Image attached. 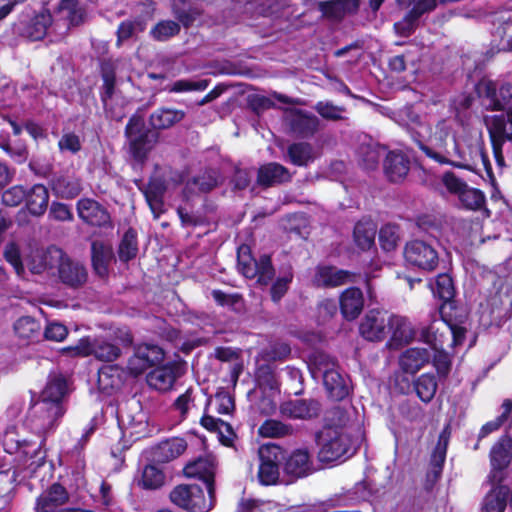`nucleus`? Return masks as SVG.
Listing matches in <instances>:
<instances>
[{
	"instance_id": "5701e85b",
	"label": "nucleus",
	"mask_w": 512,
	"mask_h": 512,
	"mask_svg": "<svg viewBox=\"0 0 512 512\" xmlns=\"http://www.w3.org/2000/svg\"><path fill=\"white\" fill-rule=\"evenodd\" d=\"M339 302L343 317L347 320H354L363 310V293L359 288L350 287L341 293Z\"/></svg>"
},
{
	"instance_id": "79ce46f5",
	"label": "nucleus",
	"mask_w": 512,
	"mask_h": 512,
	"mask_svg": "<svg viewBox=\"0 0 512 512\" xmlns=\"http://www.w3.org/2000/svg\"><path fill=\"white\" fill-rule=\"evenodd\" d=\"M437 0H416L408 18L403 23H396L395 28L402 30V33L408 35L412 30V23L422 14L433 10L436 7Z\"/></svg>"
},
{
	"instance_id": "052dcab7",
	"label": "nucleus",
	"mask_w": 512,
	"mask_h": 512,
	"mask_svg": "<svg viewBox=\"0 0 512 512\" xmlns=\"http://www.w3.org/2000/svg\"><path fill=\"white\" fill-rule=\"evenodd\" d=\"M291 353V347L288 343L276 341L271 343L264 351L263 357L268 361L285 360Z\"/></svg>"
},
{
	"instance_id": "49530a36",
	"label": "nucleus",
	"mask_w": 512,
	"mask_h": 512,
	"mask_svg": "<svg viewBox=\"0 0 512 512\" xmlns=\"http://www.w3.org/2000/svg\"><path fill=\"white\" fill-rule=\"evenodd\" d=\"M238 270L249 279L255 278L257 272V262L251 255L250 247L242 245L237 252Z\"/></svg>"
},
{
	"instance_id": "473e14b6",
	"label": "nucleus",
	"mask_w": 512,
	"mask_h": 512,
	"mask_svg": "<svg viewBox=\"0 0 512 512\" xmlns=\"http://www.w3.org/2000/svg\"><path fill=\"white\" fill-rule=\"evenodd\" d=\"M322 378L327 393L333 400L339 401L348 395L349 388L347 382L337 368L334 370H325V374Z\"/></svg>"
},
{
	"instance_id": "393cba45",
	"label": "nucleus",
	"mask_w": 512,
	"mask_h": 512,
	"mask_svg": "<svg viewBox=\"0 0 512 512\" xmlns=\"http://www.w3.org/2000/svg\"><path fill=\"white\" fill-rule=\"evenodd\" d=\"M187 443L182 438H171L160 442L153 449V459L160 463L170 462L184 453Z\"/></svg>"
},
{
	"instance_id": "c756f323",
	"label": "nucleus",
	"mask_w": 512,
	"mask_h": 512,
	"mask_svg": "<svg viewBox=\"0 0 512 512\" xmlns=\"http://www.w3.org/2000/svg\"><path fill=\"white\" fill-rule=\"evenodd\" d=\"M284 470L294 477H304L312 471V462L307 449L295 450L286 460Z\"/></svg>"
},
{
	"instance_id": "864d4df0",
	"label": "nucleus",
	"mask_w": 512,
	"mask_h": 512,
	"mask_svg": "<svg viewBox=\"0 0 512 512\" xmlns=\"http://www.w3.org/2000/svg\"><path fill=\"white\" fill-rule=\"evenodd\" d=\"M458 198L463 207L468 210H480L485 204V195L483 192L468 186Z\"/></svg>"
},
{
	"instance_id": "ddd939ff",
	"label": "nucleus",
	"mask_w": 512,
	"mask_h": 512,
	"mask_svg": "<svg viewBox=\"0 0 512 512\" xmlns=\"http://www.w3.org/2000/svg\"><path fill=\"white\" fill-rule=\"evenodd\" d=\"M479 93L484 98L485 105L490 110H508L512 100V85L501 84L499 87L493 81H482Z\"/></svg>"
},
{
	"instance_id": "58836bf2",
	"label": "nucleus",
	"mask_w": 512,
	"mask_h": 512,
	"mask_svg": "<svg viewBox=\"0 0 512 512\" xmlns=\"http://www.w3.org/2000/svg\"><path fill=\"white\" fill-rule=\"evenodd\" d=\"M52 190L61 198H74L80 194L82 187L77 178L59 176L52 181Z\"/></svg>"
},
{
	"instance_id": "a211bd4d",
	"label": "nucleus",
	"mask_w": 512,
	"mask_h": 512,
	"mask_svg": "<svg viewBox=\"0 0 512 512\" xmlns=\"http://www.w3.org/2000/svg\"><path fill=\"white\" fill-rule=\"evenodd\" d=\"M77 211L78 216L90 225L105 226L110 223L108 211L93 199H80L77 203Z\"/></svg>"
},
{
	"instance_id": "412c9836",
	"label": "nucleus",
	"mask_w": 512,
	"mask_h": 512,
	"mask_svg": "<svg viewBox=\"0 0 512 512\" xmlns=\"http://www.w3.org/2000/svg\"><path fill=\"white\" fill-rule=\"evenodd\" d=\"M68 493L60 484H53L45 490L36 502L37 512H58L59 507L68 501Z\"/></svg>"
},
{
	"instance_id": "bf43d9fd",
	"label": "nucleus",
	"mask_w": 512,
	"mask_h": 512,
	"mask_svg": "<svg viewBox=\"0 0 512 512\" xmlns=\"http://www.w3.org/2000/svg\"><path fill=\"white\" fill-rule=\"evenodd\" d=\"M275 274L271 258L268 255H262L257 262V272L255 278L261 285H268Z\"/></svg>"
},
{
	"instance_id": "0e129e2a",
	"label": "nucleus",
	"mask_w": 512,
	"mask_h": 512,
	"mask_svg": "<svg viewBox=\"0 0 512 512\" xmlns=\"http://www.w3.org/2000/svg\"><path fill=\"white\" fill-rule=\"evenodd\" d=\"M312 362L314 365V369L312 370L314 377L323 376L325 370H334L337 368L334 359L322 352H316Z\"/></svg>"
},
{
	"instance_id": "b1692460",
	"label": "nucleus",
	"mask_w": 512,
	"mask_h": 512,
	"mask_svg": "<svg viewBox=\"0 0 512 512\" xmlns=\"http://www.w3.org/2000/svg\"><path fill=\"white\" fill-rule=\"evenodd\" d=\"M186 113L183 110L161 107L152 112L149 116V124L153 131L165 130L181 122Z\"/></svg>"
},
{
	"instance_id": "f03ea898",
	"label": "nucleus",
	"mask_w": 512,
	"mask_h": 512,
	"mask_svg": "<svg viewBox=\"0 0 512 512\" xmlns=\"http://www.w3.org/2000/svg\"><path fill=\"white\" fill-rule=\"evenodd\" d=\"M315 440L319 446L318 459L323 463L338 461L354 451L353 441L345 427H324L316 433Z\"/></svg>"
},
{
	"instance_id": "aec40b11",
	"label": "nucleus",
	"mask_w": 512,
	"mask_h": 512,
	"mask_svg": "<svg viewBox=\"0 0 512 512\" xmlns=\"http://www.w3.org/2000/svg\"><path fill=\"white\" fill-rule=\"evenodd\" d=\"M388 334L391 335L388 345L390 347H398L409 343L415 337V331L407 318L390 315Z\"/></svg>"
},
{
	"instance_id": "bb28decb",
	"label": "nucleus",
	"mask_w": 512,
	"mask_h": 512,
	"mask_svg": "<svg viewBox=\"0 0 512 512\" xmlns=\"http://www.w3.org/2000/svg\"><path fill=\"white\" fill-rule=\"evenodd\" d=\"M178 377V368L174 365H165L152 370L147 375V383L158 391H168Z\"/></svg>"
},
{
	"instance_id": "69168bd1",
	"label": "nucleus",
	"mask_w": 512,
	"mask_h": 512,
	"mask_svg": "<svg viewBox=\"0 0 512 512\" xmlns=\"http://www.w3.org/2000/svg\"><path fill=\"white\" fill-rule=\"evenodd\" d=\"M292 279L293 273L291 268H289V270L283 276L276 279L270 290L271 298L274 302H279L286 294Z\"/></svg>"
},
{
	"instance_id": "9d476101",
	"label": "nucleus",
	"mask_w": 512,
	"mask_h": 512,
	"mask_svg": "<svg viewBox=\"0 0 512 512\" xmlns=\"http://www.w3.org/2000/svg\"><path fill=\"white\" fill-rule=\"evenodd\" d=\"M164 359V351L157 345L141 344L135 347L133 355L128 359L129 372L138 376L148 368L161 363Z\"/></svg>"
},
{
	"instance_id": "72a5a7b5",
	"label": "nucleus",
	"mask_w": 512,
	"mask_h": 512,
	"mask_svg": "<svg viewBox=\"0 0 512 512\" xmlns=\"http://www.w3.org/2000/svg\"><path fill=\"white\" fill-rule=\"evenodd\" d=\"M25 199L29 212L34 216H41L48 207L49 193L44 185L36 184L26 192Z\"/></svg>"
},
{
	"instance_id": "774afa93",
	"label": "nucleus",
	"mask_w": 512,
	"mask_h": 512,
	"mask_svg": "<svg viewBox=\"0 0 512 512\" xmlns=\"http://www.w3.org/2000/svg\"><path fill=\"white\" fill-rule=\"evenodd\" d=\"M4 257L15 269L18 275L24 272V266L21 260L20 248L15 242H9L4 249Z\"/></svg>"
},
{
	"instance_id": "7c9ffc66",
	"label": "nucleus",
	"mask_w": 512,
	"mask_h": 512,
	"mask_svg": "<svg viewBox=\"0 0 512 512\" xmlns=\"http://www.w3.org/2000/svg\"><path fill=\"white\" fill-rule=\"evenodd\" d=\"M430 359V353L425 348H410L403 352L399 364L406 373L414 374L419 371Z\"/></svg>"
},
{
	"instance_id": "0eeeda50",
	"label": "nucleus",
	"mask_w": 512,
	"mask_h": 512,
	"mask_svg": "<svg viewBox=\"0 0 512 512\" xmlns=\"http://www.w3.org/2000/svg\"><path fill=\"white\" fill-rule=\"evenodd\" d=\"M170 499L188 512H208L214 505V493L206 498L198 485H178L171 491Z\"/></svg>"
},
{
	"instance_id": "6e6552de",
	"label": "nucleus",
	"mask_w": 512,
	"mask_h": 512,
	"mask_svg": "<svg viewBox=\"0 0 512 512\" xmlns=\"http://www.w3.org/2000/svg\"><path fill=\"white\" fill-rule=\"evenodd\" d=\"M511 459L512 439L503 437L492 447L490 452L491 470L488 475L490 484L509 482L512 478V469L508 470L507 468Z\"/></svg>"
},
{
	"instance_id": "7ed1b4c3",
	"label": "nucleus",
	"mask_w": 512,
	"mask_h": 512,
	"mask_svg": "<svg viewBox=\"0 0 512 512\" xmlns=\"http://www.w3.org/2000/svg\"><path fill=\"white\" fill-rule=\"evenodd\" d=\"M41 259L42 261L39 265L32 267L34 273H41L52 266L49 260H58V274L62 283L72 288H78L86 283L88 272L85 266L79 261L68 257L61 249L55 247L49 248L48 251L41 256Z\"/></svg>"
},
{
	"instance_id": "680f3d73",
	"label": "nucleus",
	"mask_w": 512,
	"mask_h": 512,
	"mask_svg": "<svg viewBox=\"0 0 512 512\" xmlns=\"http://www.w3.org/2000/svg\"><path fill=\"white\" fill-rule=\"evenodd\" d=\"M399 241L398 228L395 225H384L379 231V242L386 251L396 248Z\"/></svg>"
},
{
	"instance_id": "f704fd0d",
	"label": "nucleus",
	"mask_w": 512,
	"mask_h": 512,
	"mask_svg": "<svg viewBox=\"0 0 512 512\" xmlns=\"http://www.w3.org/2000/svg\"><path fill=\"white\" fill-rule=\"evenodd\" d=\"M219 174L216 170H205L188 181L185 193H207L219 184Z\"/></svg>"
},
{
	"instance_id": "c85d7f7f",
	"label": "nucleus",
	"mask_w": 512,
	"mask_h": 512,
	"mask_svg": "<svg viewBox=\"0 0 512 512\" xmlns=\"http://www.w3.org/2000/svg\"><path fill=\"white\" fill-rule=\"evenodd\" d=\"M493 488L486 494L482 502L483 512H504L510 489L506 483L491 484Z\"/></svg>"
},
{
	"instance_id": "2eb2a0df",
	"label": "nucleus",
	"mask_w": 512,
	"mask_h": 512,
	"mask_svg": "<svg viewBox=\"0 0 512 512\" xmlns=\"http://www.w3.org/2000/svg\"><path fill=\"white\" fill-rule=\"evenodd\" d=\"M439 327H436V323L433 322L430 326L422 328L420 333V340L433 346L436 350L433 363L439 375L445 377L451 367V360L449 355L441 350H438V346H441L443 341V333L438 335Z\"/></svg>"
},
{
	"instance_id": "13d9d810",
	"label": "nucleus",
	"mask_w": 512,
	"mask_h": 512,
	"mask_svg": "<svg viewBox=\"0 0 512 512\" xmlns=\"http://www.w3.org/2000/svg\"><path fill=\"white\" fill-rule=\"evenodd\" d=\"M315 110L324 119L338 121L344 119L346 109L343 106L334 105L330 101H320L315 105Z\"/></svg>"
},
{
	"instance_id": "1a4fd4ad",
	"label": "nucleus",
	"mask_w": 512,
	"mask_h": 512,
	"mask_svg": "<svg viewBox=\"0 0 512 512\" xmlns=\"http://www.w3.org/2000/svg\"><path fill=\"white\" fill-rule=\"evenodd\" d=\"M404 258L409 265L424 271L435 270L439 262L435 247L419 239L411 240L405 245Z\"/></svg>"
},
{
	"instance_id": "9b49d317",
	"label": "nucleus",
	"mask_w": 512,
	"mask_h": 512,
	"mask_svg": "<svg viewBox=\"0 0 512 512\" xmlns=\"http://www.w3.org/2000/svg\"><path fill=\"white\" fill-rule=\"evenodd\" d=\"M279 413L282 418L291 420H311L320 415L319 401L309 399H289L280 403Z\"/></svg>"
},
{
	"instance_id": "f3484780",
	"label": "nucleus",
	"mask_w": 512,
	"mask_h": 512,
	"mask_svg": "<svg viewBox=\"0 0 512 512\" xmlns=\"http://www.w3.org/2000/svg\"><path fill=\"white\" fill-rule=\"evenodd\" d=\"M216 471L215 458L211 455L199 457L198 459L189 462L184 467V473L187 477L198 478L202 480L207 487L209 495L215 492L214 488V475Z\"/></svg>"
},
{
	"instance_id": "8fccbe9b",
	"label": "nucleus",
	"mask_w": 512,
	"mask_h": 512,
	"mask_svg": "<svg viewBox=\"0 0 512 512\" xmlns=\"http://www.w3.org/2000/svg\"><path fill=\"white\" fill-rule=\"evenodd\" d=\"M180 32V24L172 20H162L158 22L150 31L152 38L156 41H167L178 35Z\"/></svg>"
},
{
	"instance_id": "338daca9",
	"label": "nucleus",
	"mask_w": 512,
	"mask_h": 512,
	"mask_svg": "<svg viewBox=\"0 0 512 512\" xmlns=\"http://www.w3.org/2000/svg\"><path fill=\"white\" fill-rule=\"evenodd\" d=\"M103 85L101 92V100L103 105H107L109 101L115 100L116 90H115V75L112 71L103 70L102 73Z\"/></svg>"
},
{
	"instance_id": "cd10ccee",
	"label": "nucleus",
	"mask_w": 512,
	"mask_h": 512,
	"mask_svg": "<svg viewBox=\"0 0 512 512\" xmlns=\"http://www.w3.org/2000/svg\"><path fill=\"white\" fill-rule=\"evenodd\" d=\"M68 393L67 379L59 373H51L45 388L41 393V400L62 404V399Z\"/></svg>"
},
{
	"instance_id": "37998d69",
	"label": "nucleus",
	"mask_w": 512,
	"mask_h": 512,
	"mask_svg": "<svg viewBox=\"0 0 512 512\" xmlns=\"http://www.w3.org/2000/svg\"><path fill=\"white\" fill-rule=\"evenodd\" d=\"M259 435L265 438H282L292 436L294 428L291 424L276 419H268L258 429Z\"/></svg>"
},
{
	"instance_id": "423d86ee",
	"label": "nucleus",
	"mask_w": 512,
	"mask_h": 512,
	"mask_svg": "<svg viewBox=\"0 0 512 512\" xmlns=\"http://www.w3.org/2000/svg\"><path fill=\"white\" fill-rule=\"evenodd\" d=\"M64 413L62 404H53L40 399L32 406L27 422L34 433L44 435L58 425Z\"/></svg>"
},
{
	"instance_id": "5fc2aeb1",
	"label": "nucleus",
	"mask_w": 512,
	"mask_h": 512,
	"mask_svg": "<svg viewBox=\"0 0 512 512\" xmlns=\"http://www.w3.org/2000/svg\"><path fill=\"white\" fill-rule=\"evenodd\" d=\"M52 17L48 12H43L36 15L29 26V37L32 40L42 39L47 32V29L51 25Z\"/></svg>"
},
{
	"instance_id": "ea45409f",
	"label": "nucleus",
	"mask_w": 512,
	"mask_h": 512,
	"mask_svg": "<svg viewBox=\"0 0 512 512\" xmlns=\"http://www.w3.org/2000/svg\"><path fill=\"white\" fill-rule=\"evenodd\" d=\"M376 225L371 221H360L354 228V241L361 250H369L375 242Z\"/></svg>"
},
{
	"instance_id": "f8f14e48",
	"label": "nucleus",
	"mask_w": 512,
	"mask_h": 512,
	"mask_svg": "<svg viewBox=\"0 0 512 512\" xmlns=\"http://www.w3.org/2000/svg\"><path fill=\"white\" fill-rule=\"evenodd\" d=\"M487 128L492 142L493 152L496 159L503 160L502 147L507 141H512V117L507 111L506 114L495 115L487 122Z\"/></svg>"
},
{
	"instance_id": "39448f33",
	"label": "nucleus",
	"mask_w": 512,
	"mask_h": 512,
	"mask_svg": "<svg viewBox=\"0 0 512 512\" xmlns=\"http://www.w3.org/2000/svg\"><path fill=\"white\" fill-rule=\"evenodd\" d=\"M72 356H94L102 362H113L121 355V349L104 337H86L78 341L75 346L64 348Z\"/></svg>"
},
{
	"instance_id": "4c0bfd02",
	"label": "nucleus",
	"mask_w": 512,
	"mask_h": 512,
	"mask_svg": "<svg viewBox=\"0 0 512 512\" xmlns=\"http://www.w3.org/2000/svg\"><path fill=\"white\" fill-rule=\"evenodd\" d=\"M360 0H335V2H321L319 8L323 15L331 19H341L345 13L355 12Z\"/></svg>"
},
{
	"instance_id": "c9c22d12",
	"label": "nucleus",
	"mask_w": 512,
	"mask_h": 512,
	"mask_svg": "<svg viewBox=\"0 0 512 512\" xmlns=\"http://www.w3.org/2000/svg\"><path fill=\"white\" fill-rule=\"evenodd\" d=\"M92 265L95 272L103 277L108 272V264L112 259V249L101 241H93L91 245Z\"/></svg>"
},
{
	"instance_id": "3c124183",
	"label": "nucleus",
	"mask_w": 512,
	"mask_h": 512,
	"mask_svg": "<svg viewBox=\"0 0 512 512\" xmlns=\"http://www.w3.org/2000/svg\"><path fill=\"white\" fill-rule=\"evenodd\" d=\"M60 12L73 26L79 25L84 21L85 11L79 6L78 0H62Z\"/></svg>"
},
{
	"instance_id": "6ab92c4d",
	"label": "nucleus",
	"mask_w": 512,
	"mask_h": 512,
	"mask_svg": "<svg viewBox=\"0 0 512 512\" xmlns=\"http://www.w3.org/2000/svg\"><path fill=\"white\" fill-rule=\"evenodd\" d=\"M354 281V274L333 266H318L313 282L320 287H337Z\"/></svg>"
},
{
	"instance_id": "a878e982",
	"label": "nucleus",
	"mask_w": 512,
	"mask_h": 512,
	"mask_svg": "<svg viewBox=\"0 0 512 512\" xmlns=\"http://www.w3.org/2000/svg\"><path fill=\"white\" fill-rule=\"evenodd\" d=\"M410 170V162L408 158L401 152H390L384 161V171L387 177L398 182L404 179Z\"/></svg>"
},
{
	"instance_id": "2f4dec72",
	"label": "nucleus",
	"mask_w": 512,
	"mask_h": 512,
	"mask_svg": "<svg viewBox=\"0 0 512 512\" xmlns=\"http://www.w3.org/2000/svg\"><path fill=\"white\" fill-rule=\"evenodd\" d=\"M9 442L16 443V450L24 457L31 459L32 462L29 464L31 471H34L36 467L44 464L45 455L41 451L40 443H33L27 440H15L12 435L8 434L5 439V445Z\"/></svg>"
},
{
	"instance_id": "de8ad7c7",
	"label": "nucleus",
	"mask_w": 512,
	"mask_h": 512,
	"mask_svg": "<svg viewBox=\"0 0 512 512\" xmlns=\"http://www.w3.org/2000/svg\"><path fill=\"white\" fill-rule=\"evenodd\" d=\"M138 253L137 234L133 229H129L124 234L118 249L121 261L127 262L136 257Z\"/></svg>"
},
{
	"instance_id": "09e8293b",
	"label": "nucleus",
	"mask_w": 512,
	"mask_h": 512,
	"mask_svg": "<svg viewBox=\"0 0 512 512\" xmlns=\"http://www.w3.org/2000/svg\"><path fill=\"white\" fill-rule=\"evenodd\" d=\"M14 331L19 338L30 340L39 335L40 325L34 318L24 316L15 322Z\"/></svg>"
},
{
	"instance_id": "6e6d98bb",
	"label": "nucleus",
	"mask_w": 512,
	"mask_h": 512,
	"mask_svg": "<svg viewBox=\"0 0 512 512\" xmlns=\"http://www.w3.org/2000/svg\"><path fill=\"white\" fill-rule=\"evenodd\" d=\"M120 421L121 423L126 426L127 429H132L134 431H131V435L135 434H141L146 430L147 421H146V415L142 411H139L136 413V415L132 416L129 413H125L123 411L120 412Z\"/></svg>"
},
{
	"instance_id": "e433bc0d",
	"label": "nucleus",
	"mask_w": 512,
	"mask_h": 512,
	"mask_svg": "<svg viewBox=\"0 0 512 512\" xmlns=\"http://www.w3.org/2000/svg\"><path fill=\"white\" fill-rule=\"evenodd\" d=\"M287 154L291 163L297 166H307L317 158V152L310 143L298 142L288 147Z\"/></svg>"
},
{
	"instance_id": "c03bdc74",
	"label": "nucleus",
	"mask_w": 512,
	"mask_h": 512,
	"mask_svg": "<svg viewBox=\"0 0 512 512\" xmlns=\"http://www.w3.org/2000/svg\"><path fill=\"white\" fill-rule=\"evenodd\" d=\"M261 463L259 466L258 477L262 484L272 485L279 479V468L275 460L270 456H265L264 451H260Z\"/></svg>"
},
{
	"instance_id": "603ef678",
	"label": "nucleus",
	"mask_w": 512,
	"mask_h": 512,
	"mask_svg": "<svg viewBox=\"0 0 512 512\" xmlns=\"http://www.w3.org/2000/svg\"><path fill=\"white\" fill-rule=\"evenodd\" d=\"M165 481V476L161 470L154 465H147L142 473L139 484L144 489L155 490L160 488Z\"/></svg>"
},
{
	"instance_id": "20e7f679",
	"label": "nucleus",
	"mask_w": 512,
	"mask_h": 512,
	"mask_svg": "<svg viewBox=\"0 0 512 512\" xmlns=\"http://www.w3.org/2000/svg\"><path fill=\"white\" fill-rule=\"evenodd\" d=\"M128 151L131 157L143 162L158 142V133L147 128L141 115H133L125 128Z\"/></svg>"
},
{
	"instance_id": "a18cd8bd",
	"label": "nucleus",
	"mask_w": 512,
	"mask_h": 512,
	"mask_svg": "<svg viewBox=\"0 0 512 512\" xmlns=\"http://www.w3.org/2000/svg\"><path fill=\"white\" fill-rule=\"evenodd\" d=\"M437 387L435 376L431 374L421 375L414 383L417 396L425 403H429L434 398Z\"/></svg>"
},
{
	"instance_id": "4468645a",
	"label": "nucleus",
	"mask_w": 512,
	"mask_h": 512,
	"mask_svg": "<svg viewBox=\"0 0 512 512\" xmlns=\"http://www.w3.org/2000/svg\"><path fill=\"white\" fill-rule=\"evenodd\" d=\"M284 119L290 130L301 138L312 137L319 129V119L300 109L286 110Z\"/></svg>"
},
{
	"instance_id": "f257e3e1",
	"label": "nucleus",
	"mask_w": 512,
	"mask_h": 512,
	"mask_svg": "<svg viewBox=\"0 0 512 512\" xmlns=\"http://www.w3.org/2000/svg\"><path fill=\"white\" fill-rule=\"evenodd\" d=\"M408 131L428 157L442 164L463 167L455 161V159H464V155L456 139L453 120L442 119L432 129L417 116L409 124Z\"/></svg>"
},
{
	"instance_id": "a19ab883",
	"label": "nucleus",
	"mask_w": 512,
	"mask_h": 512,
	"mask_svg": "<svg viewBox=\"0 0 512 512\" xmlns=\"http://www.w3.org/2000/svg\"><path fill=\"white\" fill-rule=\"evenodd\" d=\"M384 152V148L376 143H362L358 149L359 162L364 168L372 170L377 167Z\"/></svg>"
},
{
	"instance_id": "4d7b16f0",
	"label": "nucleus",
	"mask_w": 512,
	"mask_h": 512,
	"mask_svg": "<svg viewBox=\"0 0 512 512\" xmlns=\"http://www.w3.org/2000/svg\"><path fill=\"white\" fill-rule=\"evenodd\" d=\"M433 293L444 301L451 300L455 293L452 278L448 274H439L433 287Z\"/></svg>"
},
{
	"instance_id": "dca6fc26",
	"label": "nucleus",
	"mask_w": 512,
	"mask_h": 512,
	"mask_svg": "<svg viewBox=\"0 0 512 512\" xmlns=\"http://www.w3.org/2000/svg\"><path fill=\"white\" fill-rule=\"evenodd\" d=\"M389 315L377 310L369 311L360 324L361 335L369 341H381L388 335Z\"/></svg>"
},
{
	"instance_id": "e2e57ef3",
	"label": "nucleus",
	"mask_w": 512,
	"mask_h": 512,
	"mask_svg": "<svg viewBox=\"0 0 512 512\" xmlns=\"http://www.w3.org/2000/svg\"><path fill=\"white\" fill-rule=\"evenodd\" d=\"M145 29V23L141 19H137L134 21H124L122 22L117 30L118 43H121L124 40L129 39L134 36L138 32H142Z\"/></svg>"
},
{
	"instance_id": "4be33fe9",
	"label": "nucleus",
	"mask_w": 512,
	"mask_h": 512,
	"mask_svg": "<svg viewBox=\"0 0 512 512\" xmlns=\"http://www.w3.org/2000/svg\"><path fill=\"white\" fill-rule=\"evenodd\" d=\"M291 180L289 170L283 165L270 162L258 169L257 183L262 187L280 185Z\"/></svg>"
}]
</instances>
